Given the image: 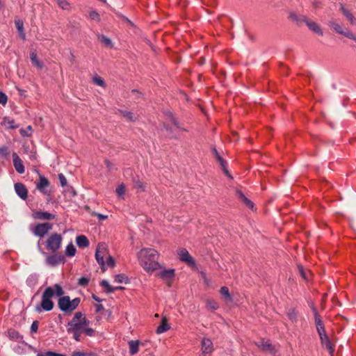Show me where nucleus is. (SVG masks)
I'll return each instance as SVG.
<instances>
[{
	"label": "nucleus",
	"instance_id": "1",
	"mask_svg": "<svg viewBox=\"0 0 356 356\" xmlns=\"http://www.w3.org/2000/svg\"><path fill=\"white\" fill-rule=\"evenodd\" d=\"M90 321L86 318L85 315L77 312L74 314L72 319L67 323V332L72 334L73 339L76 341L81 340V334H85L88 337H94L95 331L89 327Z\"/></svg>",
	"mask_w": 356,
	"mask_h": 356
},
{
	"label": "nucleus",
	"instance_id": "2",
	"mask_svg": "<svg viewBox=\"0 0 356 356\" xmlns=\"http://www.w3.org/2000/svg\"><path fill=\"white\" fill-rule=\"evenodd\" d=\"M159 253L152 248H143L138 253V259L140 266L148 273H152L161 268L158 262Z\"/></svg>",
	"mask_w": 356,
	"mask_h": 356
},
{
	"label": "nucleus",
	"instance_id": "3",
	"mask_svg": "<svg viewBox=\"0 0 356 356\" xmlns=\"http://www.w3.org/2000/svg\"><path fill=\"white\" fill-rule=\"evenodd\" d=\"M54 296V290L52 287H47L42 295L40 305L35 306V311L40 313L42 311L49 312L54 308V302L51 300Z\"/></svg>",
	"mask_w": 356,
	"mask_h": 356
},
{
	"label": "nucleus",
	"instance_id": "4",
	"mask_svg": "<svg viewBox=\"0 0 356 356\" xmlns=\"http://www.w3.org/2000/svg\"><path fill=\"white\" fill-rule=\"evenodd\" d=\"M80 302L79 298H75L71 300L68 296H65L58 299V305L60 311L67 314L76 309Z\"/></svg>",
	"mask_w": 356,
	"mask_h": 356
},
{
	"label": "nucleus",
	"instance_id": "5",
	"mask_svg": "<svg viewBox=\"0 0 356 356\" xmlns=\"http://www.w3.org/2000/svg\"><path fill=\"white\" fill-rule=\"evenodd\" d=\"M62 240L63 238L60 234L57 233L52 234L46 241L47 248L53 252H56L60 248Z\"/></svg>",
	"mask_w": 356,
	"mask_h": 356
},
{
	"label": "nucleus",
	"instance_id": "6",
	"mask_svg": "<svg viewBox=\"0 0 356 356\" xmlns=\"http://www.w3.org/2000/svg\"><path fill=\"white\" fill-rule=\"evenodd\" d=\"M53 225L49 222L38 223L34 227H31V232L36 236L42 238L52 229Z\"/></svg>",
	"mask_w": 356,
	"mask_h": 356
},
{
	"label": "nucleus",
	"instance_id": "7",
	"mask_svg": "<svg viewBox=\"0 0 356 356\" xmlns=\"http://www.w3.org/2000/svg\"><path fill=\"white\" fill-rule=\"evenodd\" d=\"M177 254L180 261L186 263L188 266L192 268L196 266V263L194 259L189 254L188 251L185 248H181L177 250Z\"/></svg>",
	"mask_w": 356,
	"mask_h": 356
},
{
	"label": "nucleus",
	"instance_id": "8",
	"mask_svg": "<svg viewBox=\"0 0 356 356\" xmlns=\"http://www.w3.org/2000/svg\"><path fill=\"white\" fill-rule=\"evenodd\" d=\"M49 180L45 177L40 175L36 188L42 194L49 196L51 193V190L49 189Z\"/></svg>",
	"mask_w": 356,
	"mask_h": 356
},
{
	"label": "nucleus",
	"instance_id": "9",
	"mask_svg": "<svg viewBox=\"0 0 356 356\" xmlns=\"http://www.w3.org/2000/svg\"><path fill=\"white\" fill-rule=\"evenodd\" d=\"M65 261V257L58 254L49 255L45 259L46 264L52 267L57 266L60 264L64 263Z\"/></svg>",
	"mask_w": 356,
	"mask_h": 356
},
{
	"label": "nucleus",
	"instance_id": "10",
	"mask_svg": "<svg viewBox=\"0 0 356 356\" xmlns=\"http://www.w3.org/2000/svg\"><path fill=\"white\" fill-rule=\"evenodd\" d=\"M201 349L203 355L211 354L213 351V346L211 340L209 338H203L201 341Z\"/></svg>",
	"mask_w": 356,
	"mask_h": 356
},
{
	"label": "nucleus",
	"instance_id": "11",
	"mask_svg": "<svg viewBox=\"0 0 356 356\" xmlns=\"http://www.w3.org/2000/svg\"><path fill=\"white\" fill-rule=\"evenodd\" d=\"M15 191L17 195L23 200L27 199L28 197V190L22 183H16L14 186Z\"/></svg>",
	"mask_w": 356,
	"mask_h": 356
},
{
	"label": "nucleus",
	"instance_id": "12",
	"mask_svg": "<svg viewBox=\"0 0 356 356\" xmlns=\"http://www.w3.org/2000/svg\"><path fill=\"white\" fill-rule=\"evenodd\" d=\"M12 156L13 165L15 167V170L19 174H23L25 171V169L22 159L19 158V156L16 152H13Z\"/></svg>",
	"mask_w": 356,
	"mask_h": 356
},
{
	"label": "nucleus",
	"instance_id": "13",
	"mask_svg": "<svg viewBox=\"0 0 356 356\" xmlns=\"http://www.w3.org/2000/svg\"><path fill=\"white\" fill-rule=\"evenodd\" d=\"M32 216L35 219L40 220H53L55 218L56 216L47 211H34L32 214Z\"/></svg>",
	"mask_w": 356,
	"mask_h": 356
},
{
	"label": "nucleus",
	"instance_id": "14",
	"mask_svg": "<svg viewBox=\"0 0 356 356\" xmlns=\"http://www.w3.org/2000/svg\"><path fill=\"white\" fill-rule=\"evenodd\" d=\"M158 276L165 281H171L175 277V269H164L158 273Z\"/></svg>",
	"mask_w": 356,
	"mask_h": 356
},
{
	"label": "nucleus",
	"instance_id": "15",
	"mask_svg": "<svg viewBox=\"0 0 356 356\" xmlns=\"http://www.w3.org/2000/svg\"><path fill=\"white\" fill-rule=\"evenodd\" d=\"M306 25L310 31L317 33L319 35H323V33L321 29L320 28L318 24H317L316 22L309 21L308 19L306 22Z\"/></svg>",
	"mask_w": 356,
	"mask_h": 356
},
{
	"label": "nucleus",
	"instance_id": "16",
	"mask_svg": "<svg viewBox=\"0 0 356 356\" xmlns=\"http://www.w3.org/2000/svg\"><path fill=\"white\" fill-rule=\"evenodd\" d=\"M15 26L17 30L19 36L23 40H26V34L24 29V22L22 19H16L15 21Z\"/></svg>",
	"mask_w": 356,
	"mask_h": 356
},
{
	"label": "nucleus",
	"instance_id": "17",
	"mask_svg": "<svg viewBox=\"0 0 356 356\" xmlns=\"http://www.w3.org/2000/svg\"><path fill=\"white\" fill-rule=\"evenodd\" d=\"M95 259L97 262L101 266V268L103 271H105L106 269V263L104 260V254L101 252L99 249L97 248L95 252Z\"/></svg>",
	"mask_w": 356,
	"mask_h": 356
},
{
	"label": "nucleus",
	"instance_id": "18",
	"mask_svg": "<svg viewBox=\"0 0 356 356\" xmlns=\"http://www.w3.org/2000/svg\"><path fill=\"white\" fill-rule=\"evenodd\" d=\"M236 195L238 198L242 201L248 207L252 209L254 207L253 202L249 200L248 197H245V195L241 191H236Z\"/></svg>",
	"mask_w": 356,
	"mask_h": 356
},
{
	"label": "nucleus",
	"instance_id": "19",
	"mask_svg": "<svg viewBox=\"0 0 356 356\" xmlns=\"http://www.w3.org/2000/svg\"><path fill=\"white\" fill-rule=\"evenodd\" d=\"M320 339H321L322 346L324 348H325L326 349H327L329 350L330 353L332 355L334 349H333L332 343H331L329 337H327V335L320 338Z\"/></svg>",
	"mask_w": 356,
	"mask_h": 356
},
{
	"label": "nucleus",
	"instance_id": "20",
	"mask_svg": "<svg viewBox=\"0 0 356 356\" xmlns=\"http://www.w3.org/2000/svg\"><path fill=\"white\" fill-rule=\"evenodd\" d=\"M129 353L131 355H136L138 350L140 341L138 340H131L129 341Z\"/></svg>",
	"mask_w": 356,
	"mask_h": 356
},
{
	"label": "nucleus",
	"instance_id": "21",
	"mask_svg": "<svg viewBox=\"0 0 356 356\" xmlns=\"http://www.w3.org/2000/svg\"><path fill=\"white\" fill-rule=\"evenodd\" d=\"M8 335L10 339L17 341L18 342H21L23 340V336L14 329H10L8 332Z\"/></svg>",
	"mask_w": 356,
	"mask_h": 356
},
{
	"label": "nucleus",
	"instance_id": "22",
	"mask_svg": "<svg viewBox=\"0 0 356 356\" xmlns=\"http://www.w3.org/2000/svg\"><path fill=\"white\" fill-rule=\"evenodd\" d=\"M312 309L313 311L314 316V321H315L316 330L318 328L323 327H324L323 323L321 318L320 315L318 314L316 309L315 308L314 306L312 305Z\"/></svg>",
	"mask_w": 356,
	"mask_h": 356
},
{
	"label": "nucleus",
	"instance_id": "23",
	"mask_svg": "<svg viewBox=\"0 0 356 356\" xmlns=\"http://www.w3.org/2000/svg\"><path fill=\"white\" fill-rule=\"evenodd\" d=\"M170 329V326L167 323V319L165 317L162 318V322L160 325H159L156 328V332L159 334L165 332Z\"/></svg>",
	"mask_w": 356,
	"mask_h": 356
},
{
	"label": "nucleus",
	"instance_id": "24",
	"mask_svg": "<svg viewBox=\"0 0 356 356\" xmlns=\"http://www.w3.org/2000/svg\"><path fill=\"white\" fill-rule=\"evenodd\" d=\"M76 243L79 248H86L89 245V241L86 236L79 235L76 238Z\"/></svg>",
	"mask_w": 356,
	"mask_h": 356
},
{
	"label": "nucleus",
	"instance_id": "25",
	"mask_svg": "<svg viewBox=\"0 0 356 356\" xmlns=\"http://www.w3.org/2000/svg\"><path fill=\"white\" fill-rule=\"evenodd\" d=\"M328 25L339 34L343 33L344 28H343L337 21L332 19L329 22Z\"/></svg>",
	"mask_w": 356,
	"mask_h": 356
},
{
	"label": "nucleus",
	"instance_id": "26",
	"mask_svg": "<svg viewBox=\"0 0 356 356\" xmlns=\"http://www.w3.org/2000/svg\"><path fill=\"white\" fill-rule=\"evenodd\" d=\"M257 346L261 348L264 350L268 351L270 353H273L274 348L273 347L272 344L269 343L268 341H265L262 340L261 342L257 343Z\"/></svg>",
	"mask_w": 356,
	"mask_h": 356
},
{
	"label": "nucleus",
	"instance_id": "27",
	"mask_svg": "<svg viewBox=\"0 0 356 356\" xmlns=\"http://www.w3.org/2000/svg\"><path fill=\"white\" fill-rule=\"evenodd\" d=\"M30 58L32 63L38 68L41 69L43 67L42 63L38 59L37 54L35 51H31L30 53Z\"/></svg>",
	"mask_w": 356,
	"mask_h": 356
},
{
	"label": "nucleus",
	"instance_id": "28",
	"mask_svg": "<svg viewBox=\"0 0 356 356\" xmlns=\"http://www.w3.org/2000/svg\"><path fill=\"white\" fill-rule=\"evenodd\" d=\"M134 187L137 190L138 192H143L145 191V186L138 177H134L133 179Z\"/></svg>",
	"mask_w": 356,
	"mask_h": 356
},
{
	"label": "nucleus",
	"instance_id": "29",
	"mask_svg": "<svg viewBox=\"0 0 356 356\" xmlns=\"http://www.w3.org/2000/svg\"><path fill=\"white\" fill-rule=\"evenodd\" d=\"M76 250L74 247V245L70 243V244H68L65 248V253L66 254V256L67 257H73L76 254Z\"/></svg>",
	"mask_w": 356,
	"mask_h": 356
},
{
	"label": "nucleus",
	"instance_id": "30",
	"mask_svg": "<svg viewBox=\"0 0 356 356\" xmlns=\"http://www.w3.org/2000/svg\"><path fill=\"white\" fill-rule=\"evenodd\" d=\"M38 282V276L35 274L29 275L26 279V284L30 287L35 286Z\"/></svg>",
	"mask_w": 356,
	"mask_h": 356
},
{
	"label": "nucleus",
	"instance_id": "31",
	"mask_svg": "<svg viewBox=\"0 0 356 356\" xmlns=\"http://www.w3.org/2000/svg\"><path fill=\"white\" fill-rule=\"evenodd\" d=\"M341 10L343 12V14L350 21V22L354 24L355 18L353 14L348 11L343 5H341Z\"/></svg>",
	"mask_w": 356,
	"mask_h": 356
},
{
	"label": "nucleus",
	"instance_id": "32",
	"mask_svg": "<svg viewBox=\"0 0 356 356\" xmlns=\"http://www.w3.org/2000/svg\"><path fill=\"white\" fill-rule=\"evenodd\" d=\"M287 316L291 322L295 323L297 321L298 315L296 311L294 309H289L287 312Z\"/></svg>",
	"mask_w": 356,
	"mask_h": 356
},
{
	"label": "nucleus",
	"instance_id": "33",
	"mask_svg": "<svg viewBox=\"0 0 356 356\" xmlns=\"http://www.w3.org/2000/svg\"><path fill=\"white\" fill-rule=\"evenodd\" d=\"M99 39L100 41L107 47H112L113 42L111 40L104 35H101L99 36Z\"/></svg>",
	"mask_w": 356,
	"mask_h": 356
},
{
	"label": "nucleus",
	"instance_id": "34",
	"mask_svg": "<svg viewBox=\"0 0 356 356\" xmlns=\"http://www.w3.org/2000/svg\"><path fill=\"white\" fill-rule=\"evenodd\" d=\"M115 281L118 283H124L127 284L129 282V280L127 275L124 274H118L115 276Z\"/></svg>",
	"mask_w": 356,
	"mask_h": 356
},
{
	"label": "nucleus",
	"instance_id": "35",
	"mask_svg": "<svg viewBox=\"0 0 356 356\" xmlns=\"http://www.w3.org/2000/svg\"><path fill=\"white\" fill-rule=\"evenodd\" d=\"M100 285H101L102 286H103L104 288H105V289H106V292L107 293H113V286H111L109 284V283H108V281H106V280H102V281L100 282Z\"/></svg>",
	"mask_w": 356,
	"mask_h": 356
},
{
	"label": "nucleus",
	"instance_id": "36",
	"mask_svg": "<svg viewBox=\"0 0 356 356\" xmlns=\"http://www.w3.org/2000/svg\"><path fill=\"white\" fill-rule=\"evenodd\" d=\"M207 307L209 309L214 311V310H216L218 308V304L216 301H214V300H208L207 301Z\"/></svg>",
	"mask_w": 356,
	"mask_h": 356
},
{
	"label": "nucleus",
	"instance_id": "37",
	"mask_svg": "<svg viewBox=\"0 0 356 356\" xmlns=\"http://www.w3.org/2000/svg\"><path fill=\"white\" fill-rule=\"evenodd\" d=\"M19 132H20V134L22 136H27L28 137V136H31L32 132H33V129H32V127L31 126H28L26 129H20Z\"/></svg>",
	"mask_w": 356,
	"mask_h": 356
},
{
	"label": "nucleus",
	"instance_id": "38",
	"mask_svg": "<svg viewBox=\"0 0 356 356\" xmlns=\"http://www.w3.org/2000/svg\"><path fill=\"white\" fill-rule=\"evenodd\" d=\"M52 288L54 290V295L62 296L64 294L63 289L59 284H56Z\"/></svg>",
	"mask_w": 356,
	"mask_h": 356
},
{
	"label": "nucleus",
	"instance_id": "39",
	"mask_svg": "<svg viewBox=\"0 0 356 356\" xmlns=\"http://www.w3.org/2000/svg\"><path fill=\"white\" fill-rule=\"evenodd\" d=\"M60 8L63 10H68L70 8V3L67 0H56Z\"/></svg>",
	"mask_w": 356,
	"mask_h": 356
},
{
	"label": "nucleus",
	"instance_id": "40",
	"mask_svg": "<svg viewBox=\"0 0 356 356\" xmlns=\"http://www.w3.org/2000/svg\"><path fill=\"white\" fill-rule=\"evenodd\" d=\"M121 113L123 115L124 117L129 119L130 121H135L136 120V118L134 116L133 113L127 111H121Z\"/></svg>",
	"mask_w": 356,
	"mask_h": 356
},
{
	"label": "nucleus",
	"instance_id": "41",
	"mask_svg": "<svg viewBox=\"0 0 356 356\" xmlns=\"http://www.w3.org/2000/svg\"><path fill=\"white\" fill-rule=\"evenodd\" d=\"M93 82L97 84V86L105 87L106 83L102 78H101L99 76H95L93 77Z\"/></svg>",
	"mask_w": 356,
	"mask_h": 356
},
{
	"label": "nucleus",
	"instance_id": "42",
	"mask_svg": "<svg viewBox=\"0 0 356 356\" xmlns=\"http://www.w3.org/2000/svg\"><path fill=\"white\" fill-rule=\"evenodd\" d=\"M220 293L222 296L225 297L227 299H231V296L229 292V289L227 286H222L220 288Z\"/></svg>",
	"mask_w": 356,
	"mask_h": 356
},
{
	"label": "nucleus",
	"instance_id": "43",
	"mask_svg": "<svg viewBox=\"0 0 356 356\" xmlns=\"http://www.w3.org/2000/svg\"><path fill=\"white\" fill-rule=\"evenodd\" d=\"M216 158L218 161V162L220 163L221 166L222 167L224 172L227 175H228V171L226 169V161L222 159V157L220 156V154H218V156Z\"/></svg>",
	"mask_w": 356,
	"mask_h": 356
},
{
	"label": "nucleus",
	"instance_id": "44",
	"mask_svg": "<svg viewBox=\"0 0 356 356\" xmlns=\"http://www.w3.org/2000/svg\"><path fill=\"white\" fill-rule=\"evenodd\" d=\"M216 158L218 161V162L220 163L221 166L222 167L224 172L227 175H228V171L226 169V161L222 159V157L220 156V154H218V156Z\"/></svg>",
	"mask_w": 356,
	"mask_h": 356
},
{
	"label": "nucleus",
	"instance_id": "45",
	"mask_svg": "<svg viewBox=\"0 0 356 356\" xmlns=\"http://www.w3.org/2000/svg\"><path fill=\"white\" fill-rule=\"evenodd\" d=\"M216 158L218 161V162L220 163L221 166L222 167L224 172L227 175H228V171L226 169V161L222 159V157L220 156V154H218V156Z\"/></svg>",
	"mask_w": 356,
	"mask_h": 356
},
{
	"label": "nucleus",
	"instance_id": "46",
	"mask_svg": "<svg viewBox=\"0 0 356 356\" xmlns=\"http://www.w3.org/2000/svg\"><path fill=\"white\" fill-rule=\"evenodd\" d=\"M89 17L92 19V20H95L97 22H99L100 21V17H99V13L95 11V10H92L89 13Z\"/></svg>",
	"mask_w": 356,
	"mask_h": 356
},
{
	"label": "nucleus",
	"instance_id": "47",
	"mask_svg": "<svg viewBox=\"0 0 356 356\" xmlns=\"http://www.w3.org/2000/svg\"><path fill=\"white\" fill-rule=\"evenodd\" d=\"M130 95L133 99L136 100L142 97V93L140 91L134 89L131 91Z\"/></svg>",
	"mask_w": 356,
	"mask_h": 356
},
{
	"label": "nucleus",
	"instance_id": "48",
	"mask_svg": "<svg viewBox=\"0 0 356 356\" xmlns=\"http://www.w3.org/2000/svg\"><path fill=\"white\" fill-rule=\"evenodd\" d=\"M88 282H89V278L84 277V276L80 277L78 280L79 285L82 286H87Z\"/></svg>",
	"mask_w": 356,
	"mask_h": 356
},
{
	"label": "nucleus",
	"instance_id": "49",
	"mask_svg": "<svg viewBox=\"0 0 356 356\" xmlns=\"http://www.w3.org/2000/svg\"><path fill=\"white\" fill-rule=\"evenodd\" d=\"M0 154L5 158H7L9 155L8 148L6 146L0 147Z\"/></svg>",
	"mask_w": 356,
	"mask_h": 356
},
{
	"label": "nucleus",
	"instance_id": "50",
	"mask_svg": "<svg viewBox=\"0 0 356 356\" xmlns=\"http://www.w3.org/2000/svg\"><path fill=\"white\" fill-rule=\"evenodd\" d=\"M308 20L307 17L305 15H298L296 23L297 25L300 26L302 23H305Z\"/></svg>",
	"mask_w": 356,
	"mask_h": 356
},
{
	"label": "nucleus",
	"instance_id": "51",
	"mask_svg": "<svg viewBox=\"0 0 356 356\" xmlns=\"http://www.w3.org/2000/svg\"><path fill=\"white\" fill-rule=\"evenodd\" d=\"M125 192V187L123 184L118 186L116 188V193L120 197H122Z\"/></svg>",
	"mask_w": 356,
	"mask_h": 356
},
{
	"label": "nucleus",
	"instance_id": "52",
	"mask_svg": "<svg viewBox=\"0 0 356 356\" xmlns=\"http://www.w3.org/2000/svg\"><path fill=\"white\" fill-rule=\"evenodd\" d=\"M31 333H35L37 332L38 330V321H34L31 325Z\"/></svg>",
	"mask_w": 356,
	"mask_h": 356
},
{
	"label": "nucleus",
	"instance_id": "53",
	"mask_svg": "<svg viewBox=\"0 0 356 356\" xmlns=\"http://www.w3.org/2000/svg\"><path fill=\"white\" fill-rule=\"evenodd\" d=\"M8 101L7 95L3 92H0V104L2 105H6Z\"/></svg>",
	"mask_w": 356,
	"mask_h": 356
},
{
	"label": "nucleus",
	"instance_id": "54",
	"mask_svg": "<svg viewBox=\"0 0 356 356\" xmlns=\"http://www.w3.org/2000/svg\"><path fill=\"white\" fill-rule=\"evenodd\" d=\"M58 180L62 186H65L67 185V179L65 178V177L62 173H60L58 175Z\"/></svg>",
	"mask_w": 356,
	"mask_h": 356
},
{
	"label": "nucleus",
	"instance_id": "55",
	"mask_svg": "<svg viewBox=\"0 0 356 356\" xmlns=\"http://www.w3.org/2000/svg\"><path fill=\"white\" fill-rule=\"evenodd\" d=\"M105 263H106V266L113 267L115 265V261H114L113 258L111 256H109L107 258L106 261H105Z\"/></svg>",
	"mask_w": 356,
	"mask_h": 356
},
{
	"label": "nucleus",
	"instance_id": "56",
	"mask_svg": "<svg viewBox=\"0 0 356 356\" xmlns=\"http://www.w3.org/2000/svg\"><path fill=\"white\" fill-rule=\"evenodd\" d=\"M5 124L10 129H15L16 128V126L15 125V122L14 120H7V121H5Z\"/></svg>",
	"mask_w": 356,
	"mask_h": 356
},
{
	"label": "nucleus",
	"instance_id": "57",
	"mask_svg": "<svg viewBox=\"0 0 356 356\" xmlns=\"http://www.w3.org/2000/svg\"><path fill=\"white\" fill-rule=\"evenodd\" d=\"M341 35L351 39L353 38V36L354 35L349 30H348L347 29H345L344 31H343V33H342Z\"/></svg>",
	"mask_w": 356,
	"mask_h": 356
},
{
	"label": "nucleus",
	"instance_id": "58",
	"mask_svg": "<svg viewBox=\"0 0 356 356\" xmlns=\"http://www.w3.org/2000/svg\"><path fill=\"white\" fill-rule=\"evenodd\" d=\"M317 332L320 338L327 335L325 333V327L317 329Z\"/></svg>",
	"mask_w": 356,
	"mask_h": 356
},
{
	"label": "nucleus",
	"instance_id": "59",
	"mask_svg": "<svg viewBox=\"0 0 356 356\" xmlns=\"http://www.w3.org/2000/svg\"><path fill=\"white\" fill-rule=\"evenodd\" d=\"M72 356H91V355L86 354L81 351H75L72 354Z\"/></svg>",
	"mask_w": 356,
	"mask_h": 356
},
{
	"label": "nucleus",
	"instance_id": "60",
	"mask_svg": "<svg viewBox=\"0 0 356 356\" xmlns=\"http://www.w3.org/2000/svg\"><path fill=\"white\" fill-rule=\"evenodd\" d=\"M170 118L171 119V122L173 123V124L178 129H181V127L179 126V124L176 119L172 116L171 113H170Z\"/></svg>",
	"mask_w": 356,
	"mask_h": 356
},
{
	"label": "nucleus",
	"instance_id": "61",
	"mask_svg": "<svg viewBox=\"0 0 356 356\" xmlns=\"http://www.w3.org/2000/svg\"><path fill=\"white\" fill-rule=\"evenodd\" d=\"M200 274H201L202 277L204 280V282L208 285L209 284V280L207 277L206 273L204 271H201Z\"/></svg>",
	"mask_w": 356,
	"mask_h": 356
},
{
	"label": "nucleus",
	"instance_id": "62",
	"mask_svg": "<svg viewBox=\"0 0 356 356\" xmlns=\"http://www.w3.org/2000/svg\"><path fill=\"white\" fill-rule=\"evenodd\" d=\"M104 308L102 305H101V304L95 305V312L97 313L100 312L101 311L104 310Z\"/></svg>",
	"mask_w": 356,
	"mask_h": 356
},
{
	"label": "nucleus",
	"instance_id": "63",
	"mask_svg": "<svg viewBox=\"0 0 356 356\" xmlns=\"http://www.w3.org/2000/svg\"><path fill=\"white\" fill-rule=\"evenodd\" d=\"M298 17V15H297L296 13H291L290 15H289V18L293 21V22H296L297 20V18Z\"/></svg>",
	"mask_w": 356,
	"mask_h": 356
},
{
	"label": "nucleus",
	"instance_id": "64",
	"mask_svg": "<svg viewBox=\"0 0 356 356\" xmlns=\"http://www.w3.org/2000/svg\"><path fill=\"white\" fill-rule=\"evenodd\" d=\"M37 356H54V353L51 352V351H49V352L45 353H38L37 355Z\"/></svg>",
	"mask_w": 356,
	"mask_h": 356
}]
</instances>
